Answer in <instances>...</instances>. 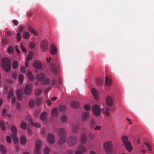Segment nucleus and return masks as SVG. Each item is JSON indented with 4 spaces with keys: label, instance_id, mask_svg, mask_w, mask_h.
Masks as SVG:
<instances>
[{
    "label": "nucleus",
    "instance_id": "obj_36",
    "mask_svg": "<svg viewBox=\"0 0 154 154\" xmlns=\"http://www.w3.org/2000/svg\"><path fill=\"white\" fill-rule=\"evenodd\" d=\"M20 127L23 130H25L26 128V125L25 122L22 121L20 125Z\"/></svg>",
    "mask_w": 154,
    "mask_h": 154
},
{
    "label": "nucleus",
    "instance_id": "obj_50",
    "mask_svg": "<svg viewBox=\"0 0 154 154\" xmlns=\"http://www.w3.org/2000/svg\"><path fill=\"white\" fill-rule=\"evenodd\" d=\"M50 152V149L48 147H46L44 151V154H49Z\"/></svg>",
    "mask_w": 154,
    "mask_h": 154
},
{
    "label": "nucleus",
    "instance_id": "obj_52",
    "mask_svg": "<svg viewBox=\"0 0 154 154\" xmlns=\"http://www.w3.org/2000/svg\"><path fill=\"white\" fill-rule=\"evenodd\" d=\"M31 124L32 125H33L37 128L39 127L40 126V125L37 123H33V122H31Z\"/></svg>",
    "mask_w": 154,
    "mask_h": 154
},
{
    "label": "nucleus",
    "instance_id": "obj_34",
    "mask_svg": "<svg viewBox=\"0 0 154 154\" xmlns=\"http://www.w3.org/2000/svg\"><path fill=\"white\" fill-rule=\"evenodd\" d=\"M28 30L31 32L32 33L34 34L35 36H36L37 35V33L35 31V30L32 27H29L28 29Z\"/></svg>",
    "mask_w": 154,
    "mask_h": 154
},
{
    "label": "nucleus",
    "instance_id": "obj_39",
    "mask_svg": "<svg viewBox=\"0 0 154 154\" xmlns=\"http://www.w3.org/2000/svg\"><path fill=\"white\" fill-rule=\"evenodd\" d=\"M14 90L13 89H11L8 93V98L9 99L13 95Z\"/></svg>",
    "mask_w": 154,
    "mask_h": 154
},
{
    "label": "nucleus",
    "instance_id": "obj_18",
    "mask_svg": "<svg viewBox=\"0 0 154 154\" xmlns=\"http://www.w3.org/2000/svg\"><path fill=\"white\" fill-rule=\"evenodd\" d=\"M9 124L8 122H6L5 123H4L3 122H0V128H1L4 131L6 130V126L9 127Z\"/></svg>",
    "mask_w": 154,
    "mask_h": 154
},
{
    "label": "nucleus",
    "instance_id": "obj_28",
    "mask_svg": "<svg viewBox=\"0 0 154 154\" xmlns=\"http://www.w3.org/2000/svg\"><path fill=\"white\" fill-rule=\"evenodd\" d=\"M23 37L24 39H28L30 38L29 33L27 32H24L23 33Z\"/></svg>",
    "mask_w": 154,
    "mask_h": 154
},
{
    "label": "nucleus",
    "instance_id": "obj_20",
    "mask_svg": "<svg viewBox=\"0 0 154 154\" xmlns=\"http://www.w3.org/2000/svg\"><path fill=\"white\" fill-rule=\"evenodd\" d=\"M45 77L44 74L41 73L37 75L36 78L38 81H42Z\"/></svg>",
    "mask_w": 154,
    "mask_h": 154
},
{
    "label": "nucleus",
    "instance_id": "obj_59",
    "mask_svg": "<svg viewBox=\"0 0 154 154\" xmlns=\"http://www.w3.org/2000/svg\"><path fill=\"white\" fill-rule=\"evenodd\" d=\"M20 71L22 73H24L25 72V67L24 66H22L20 69Z\"/></svg>",
    "mask_w": 154,
    "mask_h": 154
},
{
    "label": "nucleus",
    "instance_id": "obj_37",
    "mask_svg": "<svg viewBox=\"0 0 154 154\" xmlns=\"http://www.w3.org/2000/svg\"><path fill=\"white\" fill-rule=\"evenodd\" d=\"M61 119L62 122H66L67 121V116L66 115H63L61 117Z\"/></svg>",
    "mask_w": 154,
    "mask_h": 154
},
{
    "label": "nucleus",
    "instance_id": "obj_47",
    "mask_svg": "<svg viewBox=\"0 0 154 154\" xmlns=\"http://www.w3.org/2000/svg\"><path fill=\"white\" fill-rule=\"evenodd\" d=\"M19 82L20 83H22L24 79V76L22 74H20L18 78Z\"/></svg>",
    "mask_w": 154,
    "mask_h": 154
},
{
    "label": "nucleus",
    "instance_id": "obj_22",
    "mask_svg": "<svg viewBox=\"0 0 154 154\" xmlns=\"http://www.w3.org/2000/svg\"><path fill=\"white\" fill-rule=\"evenodd\" d=\"M89 116V113L88 112H84L82 117V119L83 121H85L88 119Z\"/></svg>",
    "mask_w": 154,
    "mask_h": 154
},
{
    "label": "nucleus",
    "instance_id": "obj_6",
    "mask_svg": "<svg viewBox=\"0 0 154 154\" xmlns=\"http://www.w3.org/2000/svg\"><path fill=\"white\" fill-rule=\"evenodd\" d=\"M67 141L69 145L72 146L76 144L77 142V140L76 136L72 135L68 138Z\"/></svg>",
    "mask_w": 154,
    "mask_h": 154
},
{
    "label": "nucleus",
    "instance_id": "obj_12",
    "mask_svg": "<svg viewBox=\"0 0 154 154\" xmlns=\"http://www.w3.org/2000/svg\"><path fill=\"white\" fill-rule=\"evenodd\" d=\"M48 141L50 144H53L55 141L54 135L51 133L48 134Z\"/></svg>",
    "mask_w": 154,
    "mask_h": 154
},
{
    "label": "nucleus",
    "instance_id": "obj_55",
    "mask_svg": "<svg viewBox=\"0 0 154 154\" xmlns=\"http://www.w3.org/2000/svg\"><path fill=\"white\" fill-rule=\"evenodd\" d=\"M21 49L23 52L24 53H27V51L26 49L24 47L23 45H21Z\"/></svg>",
    "mask_w": 154,
    "mask_h": 154
},
{
    "label": "nucleus",
    "instance_id": "obj_3",
    "mask_svg": "<svg viewBox=\"0 0 154 154\" xmlns=\"http://www.w3.org/2000/svg\"><path fill=\"white\" fill-rule=\"evenodd\" d=\"M128 137L125 135H123L122 137V140L123 145L125 146L126 149L129 152L131 151L133 147L131 143L128 140Z\"/></svg>",
    "mask_w": 154,
    "mask_h": 154
},
{
    "label": "nucleus",
    "instance_id": "obj_29",
    "mask_svg": "<svg viewBox=\"0 0 154 154\" xmlns=\"http://www.w3.org/2000/svg\"><path fill=\"white\" fill-rule=\"evenodd\" d=\"M26 141V139L24 136H22L20 137V142L22 144H25Z\"/></svg>",
    "mask_w": 154,
    "mask_h": 154
},
{
    "label": "nucleus",
    "instance_id": "obj_63",
    "mask_svg": "<svg viewBox=\"0 0 154 154\" xmlns=\"http://www.w3.org/2000/svg\"><path fill=\"white\" fill-rule=\"evenodd\" d=\"M101 126H96L94 128V129L96 130H100L101 129Z\"/></svg>",
    "mask_w": 154,
    "mask_h": 154
},
{
    "label": "nucleus",
    "instance_id": "obj_25",
    "mask_svg": "<svg viewBox=\"0 0 154 154\" xmlns=\"http://www.w3.org/2000/svg\"><path fill=\"white\" fill-rule=\"evenodd\" d=\"M27 73L29 79L33 81L34 78L31 72L29 70H28L27 71Z\"/></svg>",
    "mask_w": 154,
    "mask_h": 154
},
{
    "label": "nucleus",
    "instance_id": "obj_10",
    "mask_svg": "<svg viewBox=\"0 0 154 154\" xmlns=\"http://www.w3.org/2000/svg\"><path fill=\"white\" fill-rule=\"evenodd\" d=\"M33 86L31 84L27 85L25 87L24 93L26 95H28L30 94L32 91Z\"/></svg>",
    "mask_w": 154,
    "mask_h": 154
},
{
    "label": "nucleus",
    "instance_id": "obj_1",
    "mask_svg": "<svg viewBox=\"0 0 154 154\" xmlns=\"http://www.w3.org/2000/svg\"><path fill=\"white\" fill-rule=\"evenodd\" d=\"M1 65L5 71L8 72L11 68V62L7 58H3L2 61Z\"/></svg>",
    "mask_w": 154,
    "mask_h": 154
},
{
    "label": "nucleus",
    "instance_id": "obj_41",
    "mask_svg": "<svg viewBox=\"0 0 154 154\" xmlns=\"http://www.w3.org/2000/svg\"><path fill=\"white\" fill-rule=\"evenodd\" d=\"M42 92V90L40 89H37L35 90V94L36 95H40Z\"/></svg>",
    "mask_w": 154,
    "mask_h": 154
},
{
    "label": "nucleus",
    "instance_id": "obj_16",
    "mask_svg": "<svg viewBox=\"0 0 154 154\" xmlns=\"http://www.w3.org/2000/svg\"><path fill=\"white\" fill-rule=\"evenodd\" d=\"M33 66L37 69H40L42 68V64L40 61L36 60L34 62Z\"/></svg>",
    "mask_w": 154,
    "mask_h": 154
},
{
    "label": "nucleus",
    "instance_id": "obj_56",
    "mask_svg": "<svg viewBox=\"0 0 154 154\" xmlns=\"http://www.w3.org/2000/svg\"><path fill=\"white\" fill-rule=\"evenodd\" d=\"M97 84L99 85H101L102 82V80L101 79H97Z\"/></svg>",
    "mask_w": 154,
    "mask_h": 154
},
{
    "label": "nucleus",
    "instance_id": "obj_54",
    "mask_svg": "<svg viewBox=\"0 0 154 154\" xmlns=\"http://www.w3.org/2000/svg\"><path fill=\"white\" fill-rule=\"evenodd\" d=\"M144 144L145 145L147 146L148 149V151H151L152 150L149 144L146 142H145Z\"/></svg>",
    "mask_w": 154,
    "mask_h": 154
},
{
    "label": "nucleus",
    "instance_id": "obj_27",
    "mask_svg": "<svg viewBox=\"0 0 154 154\" xmlns=\"http://www.w3.org/2000/svg\"><path fill=\"white\" fill-rule=\"evenodd\" d=\"M105 83L106 85L110 86L112 84V81L111 79L109 77H106Z\"/></svg>",
    "mask_w": 154,
    "mask_h": 154
},
{
    "label": "nucleus",
    "instance_id": "obj_43",
    "mask_svg": "<svg viewBox=\"0 0 154 154\" xmlns=\"http://www.w3.org/2000/svg\"><path fill=\"white\" fill-rule=\"evenodd\" d=\"M35 105V102L34 100H31L29 103V106L31 107H33Z\"/></svg>",
    "mask_w": 154,
    "mask_h": 154
},
{
    "label": "nucleus",
    "instance_id": "obj_38",
    "mask_svg": "<svg viewBox=\"0 0 154 154\" xmlns=\"http://www.w3.org/2000/svg\"><path fill=\"white\" fill-rule=\"evenodd\" d=\"M16 39L18 42H20L21 39V35L20 32H17L16 34Z\"/></svg>",
    "mask_w": 154,
    "mask_h": 154
},
{
    "label": "nucleus",
    "instance_id": "obj_35",
    "mask_svg": "<svg viewBox=\"0 0 154 154\" xmlns=\"http://www.w3.org/2000/svg\"><path fill=\"white\" fill-rule=\"evenodd\" d=\"M0 150L1 152L3 153H5L6 152V150L5 147L3 145H0Z\"/></svg>",
    "mask_w": 154,
    "mask_h": 154
},
{
    "label": "nucleus",
    "instance_id": "obj_58",
    "mask_svg": "<svg viewBox=\"0 0 154 154\" xmlns=\"http://www.w3.org/2000/svg\"><path fill=\"white\" fill-rule=\"evenodd\" d=\"M12 22L15 26H17L18 24V22L15 20H13Z\"/></svg>",
    "mask_w": 154,
    "mask_h": 154
},
{
    "label": "nucleus",
    "instance_id": "obj_42",
    "mask_svg": "<svg viewBox=\"0 0 154 154\" xmlns=\"http://www.w3.org/2000/svg\"><path fill=\"white\" fill-rule=\"evenodd\" d=\"M33 53L32 52H30L29 53L26 59L30 60L32 58L33 56Z\"/></svg>",
    "mask_w": 154,
    "mask_h": 154
},
{
    "label": "nucleus",
    "instance_id": "obj_11",
    "mask_svg": "<svg viewBox=\"0 0 154 154\" xmlns=\"http://www.w3.org/2000/svg\"><path fill=\"white\" fill-rule=\"evenodd\" d=\"M92 110L96 116L99 115L100 112V107L97 105H95L93 106Z\"/></svg>",
    "mask_w": 154,
    "mask_h": 154
},
{
    "label": "nucleus",
    "instance_id": "obj_62",
    "mask_svg": "<svg viewBox=\"0 0 154 154\" xmlns=\"http://www.w3.org/2000/svg\"><path fill=\"white\" fill-rule=\"evenodd\" d=\"M51 87L50 86H49L47 87L45 90V93L46 94L50 90H51Z\"/></svg>",
    "mask_w": 154,
    "mask_h": 154
},
{
    "label": "nucleus",
    "instance_id": "obj_44",
    "mask_svg": "<svg viewBox=\"0 0 154 154\" xmlns=\"http://www.w3.org/2000/svg\"><path fill=\"white\" fill-rule=\"evenodd\" d=\"M2 42L4 44H7L8 43V39L7 38H3L2 39Z\"/></svg>",
    "mask_w": 154,
    "mask_h": 154
},
{
    "label": "nucleus",
    "instance_id": "obj_26",
    "mask_svg": "<svg viewBox=\"0 0 154 154\" xmlns=\"http://www.w3.org/2000/svg\"><path fill=\"white\" fill-rule=\"evenodd\" d=\"M52 115L53 116H55L58 115V109L55 108L53 109L52 111Z\"/></svg>",
    "mask_w": 154,
    "mask_h": 154
},
{
    "label": "nucleus",
    "instance_id": "obj_40",
    "mask_svg": "<svg viewBox=\"0 0 154 154\" xmlns=\"http://www.w3.org/2000/svg\"><path fill=\"white\" fill-rule=\"evenodd\" d=\"M52 66L51 67V70L52 72L54 73H57V70L54 65L52 64L51 65Z\"/></svg>",
    "mask_w": 154,
    "mask_h": 154
},
{
    "label": "nucleus",
    "instance_id": "obj_49",
    "mask_svg": "<svg viewBox=\"0 0 154 154\" xmlns=\"http://www.w3.org/2000/svg\"><path fill=\"white\" fill-rule=\"evenodd\" d=\"M26 119L27 120V121L30 122V124H31V122H32V119L31 116H27L26 117Z\"/></svg>",
    "mask_w": 154,
    "mask_h": 154
},
{
    "label": "nucleus",
    "instance_id": "obj_14",
    "mask_svg": "<svg viewBox=\"0 0 154 154\" xmlns=\"http://www.w3.org/2000/svg\"><path fill=\"white\" fill-rule=\"evenodd\" d=\"M50 51L51 54L53 55H55L57 53V49L54 44L51 45L50 49Z\"/></svg>",
    "mask_w": 154,
    "mask_h": 154
},
{
    "label": "nucleus",
    "instance_id": "obj_4",
    "mask_svg": "<svg viewBox=\"0 0 154 154\" xmlns=\"http://www.w3.org/2000/svg\"><path fill=\"white\" fill-rule=\"evenodd\" d=\"M113 145L111 141H107L104 143L105 151L107 154H112L113 151Z\"/></svg>",
    "mask_w": 154,
    "mask_h": 154
},
{
    "label": "nucleus",
    "instance_id": "obj_19",
    "mask_svg": "<svg viewBox=\"0 0 154 154\" xmlns=\"http://www.w3.org/2000/svg\"><path fill=\"white\" fill-rule=\"evenodd\" d=\"M91 91L95 99L96 100H98V97L97 91L94 88H93L91 89Z\"/></svg>",
    "mask_w": 154,
    "mask_h": 154
},
{
    "label": "nucleus",
    "instance_id": "obj_46",
    "mask_svg": "<svg viewBox=\"0 0 154 154\" xmlns=\"http://www.w3.org/2000/svg\"><path fill=\"white\" fill-rule=\"evenodd\" d=\"M29 47L32 49H33L36 46L35 44L33 42H30L29 43Z\"/></svg>",
    "mask_w": 154,
    "mask_h": 154
},
{
    "label": "nucleus",
    "instance_id": "obj_9",
    "mask_svg": "<svg viewBox=\"0 0 154 154\" xmlns=\"http://www.w3.org/2000/svg\"><path fill=\"white\" fill-rule=\"evenodd\" d=\"M86 150V148L85 146L83 144H80L79 146L78 150L76 151L75 154H81V153L85 152Z\"/></svg>",
    "mask_w": 154,
    "mask_h": 154
},
{
    "label": "nucleus",
    "instance_id": "obj_13",
    "mask_svg": "<svg viewBox=\"0 0 154 154\" xmlns=\"http://www.w3.org/2000/svg\"><path fill=\"white\" fill-rule=\"evenodd\" d=\"M114 109H112L110 107H106L104 109L103 111L104 114H105L107 116L109 117L110 116L109 112L112 111Z\"/></svg>",
    "mask_w": 154,
    "mask_h": 154
},
{
    "label": "nucleus",
    "instance_id": "obj_57",
    "mask_svg": "<svg viewBox=\"0 0 154 154\" xmlns=\"http://www.w3.org/2000/svg\"><path fill=\"white\" fill-rule=\"evenodd\" d=\"M84 108L86 110H89L90 109L91 107L89 105H85L84 106Z\"/></svg>",
    "mask_w": 154,
    "mask_h": 154
},
{
    "label": "nucleus",
    "instance_id": "obj_21",
    "mask_svg": "<svg viewBox=\"0 0 154 154\" xmlns=\"http://www.w3.org/2000/svg\"><path fill=\"white\" fill-rule=\"evenodd\" d=\"M87 141V136L85 134H82L81 136V142L83 144H85Z\"/></svg>",
    "mask_w": 154,
    "mask_h": 154
},
{
    "label": "nucleus",
    "instance_id": "obj_8",
    "mask_svg": "<svg viewBox=\"0 0 154 154\" xmlns=\"http://www.w3.org/2000/svg\"><path fill=\"white\" fill-rule=\"evenodd\" d=\"M42 142L41 140H38L36 143L35 147V154H40V148L41 146Z\"/></svg>",
    "mask_w": 154,
    "mask_h": 154
},
{
    "label": "nucleus",
    "instance_id": "obj_64",
    "mask_svg": "<svg viewBox=\"0 0 154 154\" xmlns=\"http://www.w3.org/2000/svg\"><path fill=\"white\" fill-rule=\"evenodd\" d=\"M32 130L31 129H30V128L28 129V133L30 135H31L32 134Z\"/></svg>",
    "mask_w": 154,
    "mask_h": 154
},
{
    "label": "nucleus",
    "instance_id": "obj_15",
    "mask_svg": "<svg viewBox=\"0 0 154 154\" xmlns=\"http://www.w3.org/2000/svg\"><path fill=\"white\" fill-rule=\"evenodd\" d=\"M106 102L107 105L109 106H111L113 104L112 99L109 96H107L106 99Z\"/></svg>",
    "mask_w": 154,
    "mask_h": 154
},
{
    "label": "nucleus",
    "instance_id": "obj_17",
    "mask_svg": "<svg viewBox=\"0 0 154 154\" xmlns=\"http://www.w3.org/2000/svg\"><path fill=\"white\" fill-rule=\"evenodd\" d=\"M16 94L18 100L20 101L21 100L22 98L23 91L22 90H17L16 91Z\"/></svg>",
    "mask_w": 154,
    "mask_h": 154
},
{
    "label": "nucleus",
    "instance_id": "obj_48",
    "mask_svg": "<svg viewBox=\"0 0 154 154\" xmlns=\"http://www.w3.org/2000/svg\"><path fill=\"white\" fill-rule=\"evenodd\" d=\"M96 124L95 122L93 120H92L90 123V126L91 128H93Z\"/></svg>",
    "mask_w": 154,
    "mask_h": 154
},
{
    "label": "nucleus",
    "instance_id": "obj_61",
    "mask_svg": "<svg viewBox=\"0 0 154 154\" xmlns=\"http://www.w3.org/2000/svg\"><path fill=\"white\" fill-rule=\"evenodd\" d=\"M12 77L14 79H15L17 77V74L16 72H14L12 74Z\"/></svg>",
    "mask_w": 154,
    "mask_h": 154
},
{
    "label": "nucleus",
    "instance_id": "obj_32",
    "mask_svg": "<svg viewBox=\"0 0 154 154\" xmlns=\"http://www.w3.org/2000/svg\"><path fill=\"white\" fill-rule=\"evenodd\" d=\"M59 109L60 112H64L66 110V107L64 105H61L59 106Z\"/></svg>",
    "mask_w": 154,
    "mask_h": 154
},
{
    "label": "nucleus",
    "instance_id": "obj_5",
    "mask_svg": "<svg viewBox=\"0 0 154 154\" xmlns=\"http://www.w3.org/2000/svg\"><path fill=\"white\" fill-rule=\"evenodd\" d=\"M11 130L13 132V133L11 134V135L13 139L14 142V143H18L19 140L16 135L17 130L14 125H13L11 126Z\"/></svg>",
    "mask_w": 154,
    "mask_h": 154
},
{
    "label": "nucleus",
    "instance_id": "obj_60",
    "mask_svg": "<svg viewBox=\"0 0 154 154\" xmlns=\"http://www.w3.org/2000/svg\"><path fill=\"white\" fill-rule=\"evenodd\" d=\"M16 107L17 109H20L21 108V106L20 103L18 102H17L16 103Z\"/></svg>",
    "mask_w": 154,
    "mask_h": 154
},
{
    "label": "nucleus",
    "instance_id": "obj_33",
    "mask_svg": "<svg viewBox=\"0 0 154 154\" xmlns=\"http://www.w3.org/2000/svg\"><path fill=\"white\" fill-rule=\"evenodd\" d=\"M47 116V114L46 112H44L42 113L40 116L41 119L42 121L44 120L45 119Z\"/></svg>",
    "mask_w": 154,
    "mask_h": 154
},
{
    "label": "nucleus",
    "instance_id": "obj_23",
    "mask_svg": "<svg viewBox=\"0 0 154 154\" xmlns=\"http://www.w3.org/2000/svg\"><path fill=\"white\" fill-rule=\"evenodd\" d=\"M71 107L75 109H76L79 107V103L75 101L72 102L71 104Z\"/></svg>",
    "mask_w": 154,
    "mask_h": 154
},
{
    "label": "nucleus",
    "instance_id": "obj_45",
    "mask_svg": "<svg viewBox=\"0 0 154 154\" xmlns=\"http://www.w3.org/2000/svg\"><path fill=\"white\" fill-rule=\"evenodd\" d=\"M7 50L8 52L10 53H12L14 51V48L11 46H10L8 47Z\"/></svg>",
    "mask_w": 154,
    "mask_h": 154
},
{
    "label": "nucleus",
    "instance_id": "obj_31",
    "mask_svg": "<svg viewBox=\"0 0 154 154\" xmlns=\"http://www.w3.org/2000/svg\"><path fill=\"white\" fill-rule=\"evenodd\" d=\"M42 99L40 97H38L36 100V104L37 106L40 105L42 103Z\"/></svg>",
    "mask_w": 154,
    "mask_h": 154
},
{
    "label": "nucleus",
    "instance_id": "obj_24",
    "mask_svg": "<svg viewBox=\"0 0 154 154\" xmlns=\"http://www.w3.org/2000/svg\"><path fill=\"white\" fill-rule=\"evenodd\" d=\"M50 82L49 79L48 78H44V79L42 81V84L45 86L48 85Z\"/></svg>",
    "mask_w": 154,
    "mask_h": 154
},
{
    "label": "nucleus",
    "instance_id": "obj_53",
    "mask_svg": "<svg viewBox=\"0 0 154 154\" xmlns=\"http://www.w3.org/2000/svg\"><path fill=\"white\" fill-rule=\"evenodd\" d=\"M6 140L8 143H11V140L10 136L8 135L6 137Z\"/></svg>",
    "mask_w": 154,
    "mask_h": 154
},
{
    "label": "nucleus",
    "instance_id": "obj_51",
    "mask_svg": "<svg viewBox=\"0 0 154 154\" xmlns=\"http://www.w3.org/2000/svg\"><path fill=\"white\" fill-rule=\"evenodd\" d=\"M18 66L17 62L16 61H14L13 62L12 64V67L13 68H16Z\"/></svg>",
    "mask_w": 154,
    "mask_h": 154
},
{
    "label": "nucleus",
    "instance_id": "obj_30",
    "mask_svg": "<svg viewBox=\"0 0 154 154\" xmlns=\"http://www.w3.org/2000/svg\"><path fill=\"white\" fill-rule=\"evenodd\" d=\"M79 126L78 125H74L72 129V131L74 133H76L78 130Z\"/></svg>",
    "mask_w": 154,
    "mask_h": 154
},
{
    "label": "nucleus",
    "instance_id": "obj_2",
    "mask_svg": "<svg viewBox=\"0 0 154 154\" xmlns=\"http://www.w3.org/2000/svg\"><path fill=\"white\" fill-rule=\"evenodd\" d=\"M58 134L59 137L58 143L60 145H62L65 142L66 140V131L64 129L60 128L59 130Z\"/></svg>",
    "mask_w": 154,
    "mask_h": 154
},
{
    "label": "nucleus",
    "instance_id": "obj_7",
    "mask_svg": "<svg viewBox=\"0 0 154 154\" xmlns=\"http://www.w3.org/2000/svg\"><path fill=\"white\" fill-rule=\"evenodd\" d=\"M48 42L47 40H42L41 42V49L43 52L46 51L48 49Z\"/></svg>",
    "mask_w": 154,
    "mask_h": 154
}]
</instances>
